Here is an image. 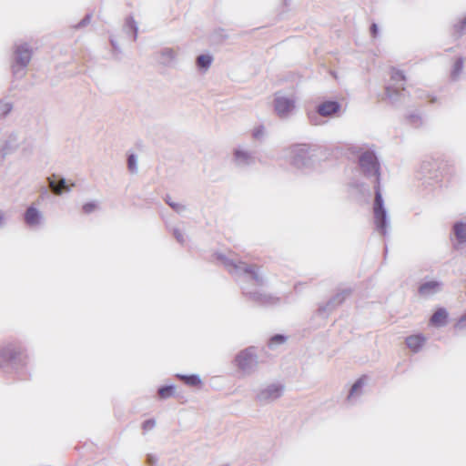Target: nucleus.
<instances>
[{"label":"nucleus","mask_w":466,"mask_h":466,"mask_svg":"<svg viewBox=\"0 0 466 466\" xmlns=\"http://www.w3.org/2000/svg\"><path fill=\"white\" fill-rule=\"evenodd\" d=\"M352 153L357 157L359 174L373 186V218L376 230L383 237L387 236L390 218L385 208L381 186V164L374 147H354Z\"/></svg>","instance_id":"nucleus-1"},{"label":"nucleus","mask_w":466,"mask_h":466,"mask_svg":"<svg viewBox=\"0 0 466 466\" xmlns=\"http://www.w3.org/2000/svg\"><path fill=\"white\" fill-rule=\"evenodd\" d=\"M214 257L238 281L243 283L242 292L249 301L263 307H271L279 303V297L249 288L248 283L256 287H262L266 283L258 266L228 258L222 253H215Z\"/></svg>","instance_id":"nucleus-2"},{"label":"nucleus","mask_w":466,"mask_h":466,"mask_svg":"<svg viewBox=\"0 0 466 466\" xmlns=\"http://www.w3.org/2000/svg\"><path fill=\"white\" fill-rule=\"evenodd\" d=\"M28 356L19 340L7 341L0 348V369L5 372H18L26 367Z\"/></svg>","instance_id":"nucleus-3"},{"label":"nucleus","mask_w":466,"mask_h":466,"mask_svg":"<svg viewBox=\"0 0 466 466\" xmlns=\"http://www.w3.org/2000/svg\"><path fill=\"white\" fill-rule=\"evenodd\" d=\"M315 148L309 144H295L289 147V163L292 167L302 171L313 168L315 164Z\"/></svg>","instance_id":"nucleus-4"},{"label":"nucleus","mask_w":466,"mask_h":466,"mask_svg":"<svg viewBox=\"0 0 466 466\" xmlns=\"http://www.w3.org/2000/svg\"><path fill=\"white\" fill-rule=\"evenodd\" d=\"M416 177L428 186L439 183L441 180V171L438 160L432 157L423 159L416 171Z\"/></svg>","instance_id":"nucleus-5"},{"label":"nucleus","mask_w":466,"mask_h":466,"mask_svg":"<svg viewBox=\"0 0 466 466\" xmlns=\"http://www.w3.org/2000/svg\"><path fill=\"white\" fill-rule=\"evenodd\" d=\"M32 55V48L27 43L15 45L11 67L15 77L24 76V71L31 61Z\"/></svg>","instance_id":"nucleus-6"},{"label":"nucleus","mask_w":466,"mask_h":466,"mask_svg":"<svg viewBox=\"0 0 466 466\" xmlns=\"http://www.w3.org/2000/svg\"><path fill=\"white\" fill-rule=\"evenodd\" d=\"M390 79L394 83L387 86L385 92L390 103L397 105L398 103L404 101L405 96L408 95L404 87L406 77L402 71L392 69Z\"/></svg>","instance_id":"nucleus-7"},{"label":"nucleus","mask_w":466,"mask_h":466,"mask_svg":"<svg viewBox=\"0 0 466 466\" xmlns=\"http://www.w3.org/2000/svg\"><path fill=\"white\" fill-rule=\"evenodd\" d=\"M235 365L245 374H251L257 365L258 357L255 347H248L240 350L235 357Z\"/></svg>","instance_id":"nucleus-8"},{"label":"nucleus","mask_w":466,"mask_h":466,"mask_svg":"<svg viewBox=\"0 0 466 466\" xmlns=\"http://www.w3.org/2000/svg\"><path fill=\"white\" fill-rule=\"evenodd\" d=\"M341 109V105L336 100H326L316 106V112L308 113V117L312 125H319V116L333 117Z\"/></svg>","instance_id":"nucleus-9"},{"label":"nucleus","mask_w":466,"mask_h":466,"mask_svg":"<svg viewBox=\"0 0 466 466\" xmlns=\"http://www.w3.org/2000/svg\"><path fill=\"white\" fill-rule=\"evenodd\" d=\"M284 390L285 386L280 382L268 384L258 391L256 400L261 405L271 403L279 399Z\"/></svg>","instance_id":"nucleus-10"},{"label":"nucleus","mask_w":466,"mask_h":466,"mask_svg":"<svg viewBox=\"0 0 466 466\" xmlns=\"http://www.w3.org/2000/svg\"><path fill=\"white\" fill-rule=\"evenodd\" d=\"M352 293L351 288L338 290L325 304L319 306L318 313L327 318L337 307L341 305Z\"/></svg>","instance_id":"nucleus-11"},{"label":"nucleus","mask_w":466,"mask_h":466,"mask_svg":"<svg viewBox=\"0 0 466 466\" xmlns=\"http://www.w3.org/2000/svg\"><path fill=\"white\" fill-rule=\"evenodd\" d=\"M232 161L237 167L247 168L255 165L256 153L244 146H238L233 149Z\"/></svg>","instance_id":"nucleus-12"},{"label":"nucleus","mask_w":466,"mask_h":466,"mask_svg":"<svg viewBox=\"0 0 466 466\" xmlns=\"http://www.w3.org/2000/svg\"><path fill=\"white\" fill-rule=\"evenodd\" d=\"M273 106L277 116L281 119H287L295 109V100L292 97L276 95Z\"/></svg>","instance_id":"nucleus-13"},{"label":"nucleus","mask_w":466,"mask_h":466,"mask_svg":"<svg viewBox=\"0 0 466 466\" xmlns=\"http://www.w3.org/2000/svg\"><path fill=\"white\" fill-rule=\"evenodd\" d=\"M367 378L362 376L359 378L350 387L347 398L345 400V405L350 407L356 405L360 397L363 394V389L366 384Z\"/></svg>","instance_id":"nucleus-14"},{"label":"nucleus","mask_w":466,"mask_h":466,"mask_svg":"<svg viewBox=\"0 0 466 466\" xmlns=\"http://www.w3.org/2000/svg\"><path fill=\"white\" fill-rule=\"evenodd\" d=\"M20 145V138L17 133L12 132L4 139L0 140V160L13 153Z\"/></svg>","instance_id":"nucleus-15"},{"label":"nucleus","mask_w":466,"mask_h":466,"mask_svg":"<svg viewBox=\"0 0 466 466\" xmlns=\"http://www.w3.org/2000/svg\"><path fill=\"white\" fill-rule=\"evenodd\" d=\"M47 183L51 190L56 195H62L63 192H68L71 190V187L66 183V178L52 175L47 177Z\"/></svg>","instance_id":"nucleus-16"},{"label":"nucleus","mask_w":466,"mask_h":466,"mask_svg":"<svg viewBox=\"0 0 466 466\" xmlns=\"http://www.w3.org/2000/svg\"><path fill=\"white\" fill-rule=\"evenodd\" d=\"M177 61V51L170 47H164L158 52V62L164 66L173 67Z\"/></svg>","instance_id":"nucleus-17"},{"label":"nucleus","mask_w":466,"mask_h":466,"mask_svg":"<svg viewBox=\"0 0 466 466\" xmlns=\"http://www.w3.org/2000/svg\"><path fill=\"white\" fill-rule=\"evenodd\" d=\"M24 220L28 227L34 228L41 224L43 214L35 207L29 206L24 214Z\"/></svg>","instance_id":"nucleus-18"},{"label":"nucleus","mask_w":466,"mask_h":466,"mask_svg":"<svg viewBox=\"0 0 466 466\" xmlns=\"http://www.w3.org/2000/svg\"><path fill=\"white\" fill-rule=\"evenodd\" d=\"M442 283L438 280H430L420 285L418 292L421 297L428 298L441 291Z\"/></svg>","instance_id":"nucleus-19"},{"label":"nucleus","mask_w":466,"mask_h":466,"mask_svg":"<svg viewBox=\"0 0 466 466\" xmlns=\"http://www.w3.org/2000/svg\"><path fill=\"white\" fill-rule=\"evenodd\" d=\"M449 313L445 308H439L431 315L430 319V324L434 327H444L448 322Z\"/></svg>","instance_id":"nucleus-20"},{"label":"nucleus","mask_w":466,"mask_h":466,"mask_svg":"<svg viewBox=\"0 0 466 466\" xmlns=\"http://www.w3.org/2000/svg\"><path fill=\"white\" fill-rule=\"evenodd\" d=\"M425 342V337L421 334L410 335L406 338V345L414 352H418Z\"/></svg>","instance_id":"nucleus-21"},{"label":"nucleus","mask_w":466,"mask_h":466,"mask_svg":"<svg viewBox=\"0 0 466 466\" xmlns=\"http://www.w3.org/2000/svg\"><path fill=\"white\" fill-rule=\"evenodd\" d=\"M452 231L459 244L466 243V223L457 221L453 224Z\"/></svg>","instance_id":"nucleus-22"},{"label":"nucleus","mask_w":466,"mask_h":466,"mask_svg":"<svg viewBox=\"0 0 466 466\" xmlns=\"http://www.w3.org/2000/svg\"><path fill=\"white\" fill-rule=\"evenodd\" d=\"M124 31L127 35H131L134 41L137 40L138 27L133 16L129 15L126 18Z\"/></svg>","instance_id":"nucleus-23"},{"label":"nucleus","mask_w":466,"mask_h":466,"mask_svg":"<svg viewBox=\"0 0 466 466\" xmlns=\"http://www.w3.org/2000/svg\"><path fill=\"white\" fill-rule=\"evenodd\" d=\"M176 376H177V378L181 380L185 384L191 386V387H198L202 384V380L198 374H190V375L177 374Z\"/></svg>","instance_id":"nucleus-24"},{"label":"nucleus","mask_w":466,"mask_h":466,"mask_svg":"<svg viewBox=\"0 0 466 466\" xmlns=\"http://www.w3.org/2000/svg\"><path fill=\"white\" fill-rule=\"evenodd\" d=\"M464 65V59L462 57H458L452 66L451 72V77L453 81H456L461 73L462 72Z\"/></svg>","instance_id":"nucleus-25"},{"label":"nucleus","mask_w":466,"mask_h":466,"mask_svg":"<svg viewBox=\"0 0 466 466\" xmlns=\"http://www.w3.org/2000/svg\"><path fill=\"white\" fill-rule=\"evenodd\" d=\"M213 61V57L208 54L199 55L197 57V66L199 69L207 70Z\"/></svg>","instance_id":"nucleus-26"},{"label":"nucleus","mask_w":466,"mask_h":466,"mask_svg":"<svg viewBox=\"0 0 466 466\" xmlns=\"http://www.w3.org/2000/svg\"><path fill=\"white\" fill-rule=\"evenodd\" d=\"M176 387L175 385H163L157 390V394L160 399H167L174 395Z\"/></svg>","instance_id":"nucleus-27"},{"label":"nucleus","mask_w":466,"mask_h":466,"mask_svg":"<svg viewBox=\"0 0 466 466\" xmlns=\"http://www.w3.org/2000/svg\"><path fill=\"white\" fill-rule=\"evenodd\" d=\"M406 120L414 127H420L423 124V120L419 112H412L406 116Z\"/></svg>","instance_id":"nucleus-28"},{"label":"nucleus","mask_w":466,"mask_h":466,"mask_svg":"<svg viewBox=\"0 0 466 466\" xmlns=\"http://www.w3.org/2000/svg\"><path fill=\"white\" fill-rule=\"evenodd\" d=\"M13 109V103L8 99L0 100V119L5 118Z\"/></svg>","instance_id":"nucleus-29"},{"label":"nucleus","mask_w":466,"mask_h":466,"mask_svg":"<svg viewBox=\"0 0 466 466\" xmlns=\"http://www.w3.org/2000/svg\"><path fill=\"white\" fill-rule=\"evenodd\" d=\"M287 339L288 337L283 334H275L268 339V347L269 349H274L277 345L284 344Z\"/></svg>","instance_id":"nucleus-30"},{"label":"nucleus","mask_w":466,"mask_h":466,"mask_svg":"<svg viewBox=\"0 0 466 466\" xmlns=\"http://www.w3.org/2000/svg\"><path fill=\"white\" fill-rule=\"evenodd\" d=\"M453 30L457 37L466 34V15L461 18L459 22L453 25Z\"/></svg>","instance_id":"nucleus-31"},{"label":"nucleus","mask_w":466,"mask_h":466,"mask_svg":"<svg viewBox=\"0 0 466 466\" xmlns=\"http://www.w3.org/2000/svg\"><path fill=\"white\" fill-rule=\"evenodd\" d=\"M165 201L174 211L178 214L183 213L187 209L185 205L172 201L169 196L166 197Z\"/></svg>","instance_id":"nucleus-32"},{"label":"nucleus","mask_w":466,"mask_h":466,"mask_svg":"<svg viewBox=\"0 0 466 466\" xmlns=\"http://www.w3.org/2000/svg\"><path fill=\"white\" fill-rule=\"evenodd\" d=\"M127 167L131 173L137 172V158L135 154H129L127 156Z\"/></svg>","instance_id":"nucleus-33"},{"label":"nucleus","mask_w":466,"mask_h":466,"mask_svg":"<svg viewBox=\"0 0 466 466\" xmlns=\"http://www.w3.org/2000/svg\"><path fill=\"white\" fill-rule=\"evenodd\" d=\"M172 233H173L174 238H176V240L179 244H181V245L185 244L186 238H185V235L183 234V232L180 229H178L177 228H174L172 229Z\"/></svg>","instance_id":"nucleus-34"},{"label":"nucleus","mask_w":466,"mask_h":466,"mask_svg":"<svg viewBox=\"0 0 466 466\" xmlns=\"http://www.w3.org/2000/svg\"><path fill=\"white\" fill-rule=\"evenodd\" d=\"M454 329L456 330H463L466 329V313L463 314L455 323Z\"/></svg>","instance_id":"nucleus-35"},{"label":"nucleus","mask_w":466,"mask_h":466,"mask_svg":"<svg viewBox=\"0 0 466 466\" xmlns=\"http://www.w3.org/2000/svg\"><path fill=\"white\" fill-rule=\"evenodd\" d=\"M155 426H156V420L154 419L146 420L142 423V429L145 431H150V430L154 429Z\"/></svg>","instance_id":"nucleus-36"},{"label":"nucleus","mask_w":466,"mask_h":466,"mask_svg":"<svg viewBox=\"0 0 466 466\" xmlns=\"http://www.w3.org/2000/svg\"><path fill=\"white\" fill-rule=\"evenodd\" d=\"M82 208L86 214H90L96 208V203L94 201L87 202L83 205Z\"/></svg>","instance_id":"nucleus-37"},{"label":"nucleus","mask_w":466,"mask_h":466,"mask_svg":"<svg viewBox=\"0 0 466 466\" xmlns=\"http://www.w3.org/2000/svg\"><path fill=\"white\" fill-rule=\"evenodd\" d=\"M91 17H92L91 14H86L84 16V18L78 24H76L75 25V27L76 29H79V28H82V27L86 26V25H88L90 23Z\"/></svg>","instance_id":"nucleus-38"},{"label":"nucleus","mask_w":466,"mask_h":466,"mask_svg":"<svg viewBox=\"0 0 466 466\" xmlns=\"http://www.w3.org/2000/svg\"><path fill=\"white\" fill-rule=\"evenodd\" d=\"M264 135L263 126L257 127L252 132V136L255 139H260Z\"/></svg>","instance_id":"nucleus-39"},{"label":"nucleus","mask_w":466,"mask_h":466,"mask_svg":"<svg viewBox=\"0 0 466 466\" xmlns=\"http://www.w3.org/2000/svg\"><path fill=\"white\" fill-rule=\"evenodd\" d=\"M110 44L113 47L115 56L121 53V49H120L119 46L117 45L116 41L112 37L110 38Z\"/></svg>","instance_id":"nucleus-40"},{"label":"nucleus","mask_w":466,"mask_h":466,"mask_svg":"<svg viewBox=\"0 0 466 466\" xmlns=\"http://www.w3.org/2000/svg\"><path fill=\"white\" fill-rule=\"evenodd\" d=\"M370 32L372 37H377L379 34V26L376 23H372L370 27Z\"/></svg>","instance_id":"nucleus-41"},{"label":"nucleus","mask_w":466,"mask_h":466,"mask_svg":"<svg viewBox=\"0 0 466 466\" xmlns=\"http://www.w3.org/2000/svg\"><path fill=\"white\" fill-rule=\"evenodd\" d=\"M5 225V214L3 210L0 209V228H4Z\"/></svg>","instance_id":"nucleus-42"},{"label":"nucleus","mask_w":466,"mask_h":466,"mask_svg":"<svg viewBox=\"0 0 466 466\" xmlns=\"http://www.w3.org/2000/svg\"><path fill=\"white\" fill-rule=\"evenodd\" d=\"M147 461L148 464L153 465L156 462L157 459L153 455L149 454L147 457Z\"/></svg>","instance_id":"nucleus-43"},{"label":"nucleus","mask_w":466,"mask_h":466,"mask_svg":"<svg viewBox=\"0 0 466 466\" xmlns=\"http://www.w3.org/2000/svg\"><path fill=\"white\" fill-rule=\"evenodd\" d=\"M47 193V190L46 187H43L42 190H41V194L42 195H46Z\"/></svg>","instance_id":"nucleus-44"},{"label":"nucleus","mask_w":466,"mask_h":466,"mask_svg":"<svg viewBox=\"0 0 466 466\" xmlns=\"http://www.w3.org/2000/svg\"><path fill=\"white\" fill-rule=\"evenodd\" d=\"M436 101V97H432L431 103H434Z\"/></svg>","instance_id":"nucleus-45"}]
</instances>
